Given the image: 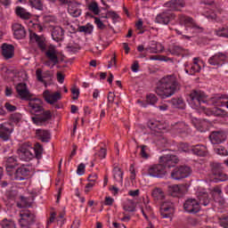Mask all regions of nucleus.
Here are the masks:
<instances>
[{"label":"nucleus","instance_id":"obj_1","mask_svg":"<svg viewBox=\"0 0 228 228\" xmlns=\"http://www.w3.org/2000/svg\"><path fill=\"white\" fill-rule=\"evenodd\" d=\"M27 101H28L29 113L36 115V117H32V122H34L36 126H45V122H49V120L53 118L51 110H45L44 109L42 100L31 96L30 99Z\"/></svg>","mask_w":228,"mask_h":228},{"label":"nucleus","instance_id":"obj_2","mask_svg":"<svg viewBox=\"0 0 228 228\" xmlns=\"http://www.w3.org/2000/svg\"><path fill=\"white\" fill-rule=\"evenodd\" d=\"M179 90H181V83L177 79V77L168 75L159 80L155 92L161 99H168V97H172V95L177 94Z\"/></svg>","mask_w":228,"mask_h":228},{"label":"nucleus","instance_id":"obj_3","mask_svg":"<svg viewBox=\"0 0 228 228\" xmlns=\"http://www.w3.org/2000/svg\"><path fill=\"white\" fill-rule=\"evenodd\" d=\"M179 19L180 22L184 24V28H182L181 30L175 29V32L177 35H183L187 40H190V38L193 37V35H196V33H200V31H202V28L195 23L193 18L186 15H180Z\"/></svg>","mask_w":228,"mask_h":228},{"label":"nucleus","instance_id":"obj_4","mask_svg":"<svg viewBox=\"0 0 228 228\" xmlns=\"http://www.w3.org/2000/svg\"><path fill=\"white\" fill-rule=\"evenodd\" d=\"M208 177L210 183H224L228 180L227 174L224 173V165L218 161L208 163Z\"/></svg>","mask_w":228,"mask_h":228},{"label":"nucleus","instance_id":"obj_5","mask_svg":"<svg viewBox=\"0 0 228 228\" xmlns=\"http://www.w3.org/2000/svg\"><path fill=\"white\" fill-rule=\"evenodd\" d=\"M191 174V167L187 166H180L175 167L171 172V177L172 179H175V181H181V179H184L186 177H189V175Z\"/></svg>","mask_w":228,"mask_h":228},{"label":"nucleus","instance_id":"obj_6","mask_svg":"<svg viewBox=\"0 0 228 228\" xmlns=\"http://www.w3.org/2000/svg\"><path fill=\"white\" fill-rule=\"evenodd\" d=\"M172 20H175V14L170 11L160 12L155 18L157 24H164L165 26L170 24Z\"/></svg>","mask_w":228,"mask_h":228},{"label":"nucleus","instance_id":"obj_7","mask_svg":"<svg viewBox=\"0 0 228 228\" xmlns=\"http://www.w3.org/2000/svg\"><path fill=\"white\" fill-rule=\"evenodd\" d=\"M204 99H206V94L201 91L192 90L189 94L188 101L191 104H194L196 108L200 106L201 102H204Z\"/></svg>","mask_w":228,"mask_h":228},{"label":"nucleus","instance_id":"obj_8","mask_svg":"<svg viewBox=\"0 0 228 228\" xmlns=\"http://www.w3.org/2000/svg\"><path fill=\"white\" fill-rule=\"evenodd\" d=\"M183 209L187 213L195 215L200 211V203L195 199H187L183 203Z\"/></svg>","mask_w":228,"mask_h":228},{"label":"nucleus","instance_id":"obj_9","mask_svg":"<svg viewBox=\"0 0 228 228\" xmlns=\"http://www.w3.org/2000/svg\"><path fill=\"white\" fill-rule=\"evenodd\" d=\"M148 174L151 175V177H165V175H167V168L162 165V163L155 164L150 167L148 169Z\"/></svg>","mask_w":228,"mask_h":228},{"label":"nucleus","instance_id":"obj_10","mask_svg":"<svg viewBox=\"0 0 228 228\" xmlns=\"http://www.w3.org/2000/svg\"><path fill=\"white\" fill-rule=\"evenodd\" d=\"M159 163H162L165 168H174L179 163V158L174 154H167L159 158Z\"/></svg>","mask_w":228,"mask_h":228},{"label":"nucleus","instance_id":"obj_11","mask_svg":"<svg viewBox=\"0 0 228 228\" xmlns=\"http://www.w3.org/2000/svg\"><path fill=\"white\" fill-rule=\"evenodd\" d=\"M16 92L21 101H29V99L33 97V94L29 93V90L28 89V85H26V83L18 84L16 86Z\"/></svg>","mask_w":228,"mask_h":228},{"label":"nucleus","instance_id":"obj_12","mask_svg":"<svg viewBox=\"0 0 228 228\" xmlns=\"http://www.w3.org/2000/svg\"><path fill=\"white\" fill-rule=\"evenodd\" d=\"M174 213V203L171 201H165L160 206V215L162 218H172Z\"/></svg>","mask_w":228,"mask_h":228},{"label":"nucleus","instance_id":"obj_13","mask_svg":"<svg viewBox=\"0 0 228 228\" xmlns=\"http://www.w3.org/2000/svg\"><path fill=\"white\" fill-rule=\"evenodd\" d=\"M29 174H31L29 168L20 167L15 170L13 179L14 181H26V179H29Z\"/></svg>","mask_w":228,"mask_h":228},{"label":"nucleus","instance_id":"obj_14","mask_svg":"<svg viewBox=\"0 0 228 228\" xmlns=\"http://www.w3.org/2000/svg\"><path fill=\"white\" fill-rule=\"evenodd\" d=\"M2 56L4 60H12L15 56V46L4 43L1 46Z\"/></svg>","mask_w":228,"mask_h":228},{"label":"nucleus","instance_id":"obj_15","mask_svg":"<svg viewBox=\"0 0 228 228\" xmlns=\"http://www.w3.org/2000/svg\"><path fill=\"white\" fill-rule=\"evenodd\" d=\"M209 138L211 143L216 145L218 143H223V142H225V140H227V134H225L224 131H215L211 133Z\"/></svg>","mask_w":228,"mask_h":228},{"label":"nucleus","instance_id":"obj_16","mask_svg":"<svg viewBox=\"0 0 228 228\" xmlns=\"http://www.w3.org/2000/svg\"><path fill=\"white\" fill-rule=\"evenodd\" d=\"M43 97L48 104H54L55 102H58V101L61 100V94L56 92L51 94L49 90H46L43 93Z\"/></svg>","mask_w":228,"mask_h":228},{"label":"nucleus","instance_id":"obj_17","mask_svg":"<svg viewBox=\"0 0 228 228\" xmlns=\"http://www.w3.org/2000/svg\"><path fill=\"white\" fill-rule=\"evenodd\" d=\"M186 191V186L181 185H173L168 187V194L171 197H183Z\"/></svg>","mask_w":228,"mask_h":228},{"label":"nucleus","instance_id":"obj_18","mask_svg":"<svg viewBox=\"0 0 228 228\" xmlns=\"http://www.w3.org/2000/svg\"><path fill=\"white\" fill-rule=\"evenodd\" d=\"M12 31L17 40H22V38H26V35H27L26 28L21 24L14 23L12 25Z\"/></svg>","mask_w":228,"mask_h":228},{"label":"nucleus","instance_id":"obj_19","mask_svg":"<svg viewBox=\"0 0 228 228\" xmlns=\"http://www.w3.org/2000/svg\"><path fill=\"white\" fill-rule=\"evenodd\" d=\"M29 38L30 42H36V44H37V47H39L43 53L45 51V49H47L45 42L44 41V37L38 36L37 33L30 30Z\"/></svg>","mask_w":228,"mask_h":228},{"label":"nucleus","instance_id":"obj_20","mask_svg":"<svg viewBox=\"0 0 228 228\" xmlns=\"http://www.w3.org/2000/svg\"><path fill=\"white\" fill-rule=\"evenodd\" d=\"M36 138L43 143H49L51 141V132H49V130L37 129Z\"/></svg>","mask_w":228,"mask_h":228},{"label":"nucleus","instance_id":"obj_21","mask_svg":"<svg viewBox=\"0 0 228 228\" xmlns=\"http://www.w3.org/2000/svg\"><path fill=\"white\" fill-rule=\"evenodd\" d=\"M12 129L10 128V125L3 123L0 125V138L3 142H8L10 136L12 135Z\"/></svg>","mask_w":228,"mask_h":228},{"label":"nucleus","instance_id":"obj_22","mask_svg":"<svg viewBox=\"0 0 228 228\" xmlns=\"http://www.w3.org/2000/svg\"><path fill=\"white\" fill-rule=\"evenodd\" d=\"M185 3L183 0H170L165 4L166 8H169L172 12H179L181 8H184Z\"/></svg>","mask_w":228,"mask_h":228},{"label":"nucleus","instance_id":"obj_23","mask_svg":"<svg viewBox=\"0 0 228 228\" xmlns=\"http://www.w3.org/2000/svg\"><path fill=\"white\" fill-rule=\"evenodd\" d=\"M18 154L20 158V159H22L23 161H31V159H33V158H35V155L33 154V152H31V150L21 146L19 150H18Z\"/></svg>","mask_w":228,"mask_h":228},{"label":"nucleus","instance_id":"obj_24","mask_svg":"<svg viewBox=\"0 0 228 228\" xmlns=\"http://www.w3.org/2000/svg\"><path fill=\"white\" fill-rule=\"evenodd\" d=\"M227 55L224 53H217L208 59L209 65L218 66L222 65V61H225Z\"/></svg>","mask_w":228,"mask_h":228},{"label":"nucleus","instance_id":"obj_25","mask_svg":"<svg viewBox=\"0 0 228 228\" xmlns=\"http://www.w3.org/2000/svg\"><path fill=\"white\" fill-rule=\"evenodd\" d=\"M36 76H37V81H39L40 83H43L45 85V86H47V81H45V79H52L53 73H51V71H49V70L42 73V69H37L36 70Z\"/></svg>","mask_w":228,"mask_h":228},{"label":"nucleus","instance_id":"obj_26","mask_svg":"<svg viewBox=\"0 0 228 228\" xmlns=\"http://www.w3.org/2000/svg\"><path fill=\"white\" fill-rule=\"evenodd\" d=\"M20 222L24 227H28V225H33V223L35 222V215L27 212L20 214Z\"/></svg>","mask_w":228,"mask_h":228},{"label":"nucleus","instance_id":"obj_27","mask_svg":"<svg viewBox=\"0 0 228 228\" xmlns=\"http://www.w3.org/2000/svg\"><path fill=\"white\" fill-rule=\"evenodd\" d=\"M18 166L19 162L17 161V159H15L14 157H9L5 164L7 174H9V175H12V173L13 172V170H15V167Z\"/></svg>","mask_w":228,"mask_h":228},{"label":"nucleus","instance_id":"obj_28","mask_svg":"<svg viewBox=\"0 0 228 228\" xmlns=\"http://www.w3.org/2000/svg\"><path fill=\"white\" fill-rule=\"evenodd\" d=\"M45 56L50 61L53 62V65H56L59 61L56 48H54L53 45L49 46L48 50L45 52Z\"/></svg>","mask_w":228,"mask_h":228},{"label":"nucleus","instance_id":"obj_29","mask_svg":"<svg viewBox=\"0 0 228 228\" xmlns=\"http://www.w3.org/2000/svg\"><path fill=\"white\" fill-rule=\"evenodd\" d=\"M191 151L192 154H195V156H200L201 158L208 156V148L205 145L198 144L191 148Z\"/></svg>","mask_w":228,"mask_h":228},{"label":"nucleus","instance_id":"obj_30","mask_svg":"<svg viewBox=\"0 0 228 228\" xmlns=\"http://www.w3.org/2000/svg\"><path fill=\"white\" fill-rule=\"evenodd\" d=\"M63 35H65V30L61 27H54L53 28L52 37L55 42H61L63 40Z\"/></svg>","mask_w":228,"mask_h":228},{"label":"nucleus","instance_id":"obj_31","mask_svg":"<svg viewBox=\"0 0 228 228\" xmlns=\"http://www.w3.org/2000/svg\"><path fill=\"white\" fill-rule=\"evenodd\" d=\"M198 202L200 206H209L211 204V198L208 192H199L198 194Z\"/></svg>","mask_w":228,"mask_h":228},{"label":"nucleus","instance_id":"obj_32","mask_svg":"<svg viewBox=\"0 0 228 228\" xmlns=\"http://www.w3.org/2000/svg\"><path fill=\"white\" fill-rule=\"evenodd\" d=\"M151 197L156 201L163 200L165 199V192L161 188H155L151 191Z\"/></svg>","mask_w":228,"mask_h":228},{"label":"nucleus","instance_id":"obj_33","mask_svg":"<svg viewBox=\"0 0 228 228\" xmlns=\"http://www.w3.org/2000/svg\"><path fill=\"white\" fill-rule=\"evenodd\" d=\"M137 149H141L140 156H141V158H142V159H149V158H151V155L149 154V152L151 151L149 149V146H147L145 144H142V145H138Z\"/></svg>","mask_w":228,"mask_h":228},{"label":"nucleus","instance_id":"obj_34","mask_svg":"<svg viewBox=\"0 0 228 228\" xmlns=\"http://www.w3.org/2000/svg\"><path fill=\"white\" fill-rule=\"evenodd\" d=\"M145 51L147 53L158 54V53L163 52V45L159 43H156L155 45H153V46L145 48Z\"/></svg>","mask_w":228,"mask_h":228},{"label":"nucleus","instance_id":"obj_35","mask_svg":"<svg viewBox=\"0 0 228 228\" xmlns=\"http://www.w3.org/2000/svg\"><path fill=\"white\" fill-rule=\"evenodd\" d=\"M216 37H222L223 38H228V26L219 27L214 30Z\"/></svg>","mask_w":228,"mask_h":228},{"label":"nucleus","instance_id":"obj_36","mask_svg":"<svg viewBox=\"0 0 228 228\" xmlns=\"http://www.w3.org/2000/svg\"><path fill=\"white\" fill-rule=\"evenodd\" d=\"M170 103L172 104L173 107L178 108V110H184L185 104H184V100L183 98H173L170 101Z\"/></svg>","mask_w":228,"mask_h":228},{"label":"nucleus","instance_id":"obj_37","mask_svg":"<svg viewBox=\"0 0 228 228\" xmlns=\"http://www.w3.org/2000/svg\"><path fill=\"white\" fill-rule=\"evenodd\" d=\"M114 179L117 183H122L124 181V172L118 167L113 168Z\"/></svg>","mask_w":228,"mask_h":228},{"label":"nucleus","instance_id":"obj_38","mask_svg":"<svg viewBox=\"0 0 228 228\" xmlns=\"http://www.w3.org/2000/svg\"><path fill=\"white\" fill-rule=\"evenodd\" d=\"M16 15H18V17H20V19H24L25 20H28V19L31 17V13L27 12L26 9L20 6L16 7Z\"/></svg>","mask_w":228,"mask_h":228},{"label":"nucleus","instance_id":"obj_39","mask_svg":"<svg viewBox=\"0 0 228 228\" xmlns=\"http://www.w3.org/2000/svg\"><path fill=\"white\" fill-rule=\"evenodd\" d=\"M77 31L79 33H85V35H92L94 32V26L90 23H87L86 26H79Z\"/></svg>","mask_w":228,"mask_h":228},{"label":"nucleus","instance_id":"obj_40","mask_svg":"<svg viewBox=\"0 0 228 228\" xmlns=\"http://www.w3.org/2000/svg\"><path fill=\"white\" fill-rule=\"evenodd\" d=\"M34 152L37 159H42V154L44 152V146L40 142H37L34 146Z\"/></svg>","mask_w":228,"mask_h":228},{"label":"nucleus","instance_id":"obj_41","mask_svg":"<svg viewBox=\"0 0 228 228\" xmlns=\"http://www.w3.org/2000/svg\"><path fill=\"white\" fill-rule=\"evenodd\" d=\"M28 4L31 8H35L40 12L44 10V4L42 3V0H28Z\"/></svg>","mask_w":228,"mask_h":228},{"label":"nucleus","instance_id":"obj_42","mask_svg":"<svg viewBox=\"0 0 228 228\" xmlns=\"http://www.w3.org/2000/svg\"><path fill=\"white\" fill-rule=\"evenodd\" d=\"M0 225L2 228H16L15 222L12 219L4 218L1 221Z\"/></svg>","mask_w":228,"mask_h":228},{"label":"nucleus","instance_id":"obj_43","mask_svg":"<svg viewBox=\"0 0 228 228\" xmlns=\"http://www.w3.org/2000/svg\"><path fill=\"white\" fill-rule=\"evenodd\" d=\"M88 10L90 12H93V13H94V15H99V13H101V9H99V4L96 2H92L88 5Z\"/></svg>","mask_w":228,"mask_h":228},{"label":"nucleus","instance_id":"obj_44","mask_svg":"<svg viewBox=\"0 0 228 228\" xmlns=\"http://www.w3.org/2000/svg\"><path fill=\"white\" fill-rule=\"evenodd\" d=\"M168 51L174 56H180V54H183L184 50L181 46L175 45L172 48H169Z\"/></svg>","mask_w":228,"mask_h":228},{"label":"nucleus","instance_id":"obj_45","mask_svg":"<svg viewBox=\"0 0 228 228\" xmlns=\"http://www.w3.org/2000/svg\"><path fill=\"white\" fill-rule=\"evenodd\" d=\"M218 224L221 227L228 228V216L223 215L218 216Z\"/></svg>","mask_w":228,"mask_h":228},{"label":"nucleus","instance_id":"obj_46","mask_svg":"<svg viewBox=\"0 0 228 228\" xmlns=\"http://www.w3.org/2000/svg\"><path fill=\"white\" fill-rule=\"evenodd\" d=\"M68 11H69V13H70V15H72V17H79V15H81V10L77 9V7L72 8L69 5Z\"/></svg>","mask_w":228,"mask_h":228},{"label":"nucleus","instance_id":"obj_47","mask_svg":"<svg viewBox=\"0 0 228 228\" xmlns=\"http://www.w3.org/2000/svg\"><path fill=\"white\" fill-rule=\"evenodd\" d=\"M146 101L148 102V104H152L154 105L156 102H158V96H156V94H149L146 97Z\"/></svg>","mask_w":228,"mask_h":228},{"label":"nucleus","instance_id":"obj_48","mask_svg":"<svg viewBox=\"0 0 228 228\" xmlns=\"http://www.w3.org/2000/svg\"><path fill=\"white\" fill-rule=\"evenodd\" d=\"M150 60H154L158 61H168L169 59L164 55H152L151 57H150Z\"/></svg>","mask_w":228,"mask_h":228},{"label":"nucleus","instance_id":"obj_49","mask_svg":"<svg viewBox=\"0 0 228 228\" xmlns=\"http://www.w3.org/2000/svg\"><path fill=\"white\" fill-rule=\"evenodd\" d=\"M94 23L96 24L98 29H106V25H104V23L98 17H94Z\"/></svg>","mask_w":228,"mask_h":228},{"label":"nucleus","instance_id":"obj_50","mask_svg":"<svg viewBox=\"0 0 228 228\" xmlns=\"http://www.w3.org/2000/svg\"><path fill=\"white\" fill-rule=\"evenodd\" d=\"M215 151L220 156H227V154H228L227 150H225V148H224L222 146H220L219 148H216Z\"/></svg>","mask_w":228,"mask_h":228},{"label":"nucleus","instance_id":"obj_51","mask_svg":"<svg viewBox=\"0 0 228 228\" xmlns=\"http://www.w3.org/2000/svg\"><path fill=\"white\" fill-rule=\"evenodd\" d=\"M105 19H113L115 20V19H118V14L113 11H109L105 15Z\"/></svg>","mask_w":228,"mask_h":228},{"label":"nucleus","instance_id":"obj_52","mask_svg":"<svg viewBox=\"0 0 228 228\" xmlns=\"http://www.w3.org/2000/svg\"><path fill=\"white\" fill-rule=\"evenodd\" d=\"M225 110H222V109H218V108H216V109H215L214 110H213V114L216 116V117H224V115H225Z\"/></svg>","mask_w":228,"mask_h":228},{"label":"nucleus","instance_id":"obj_53","mask_svg":"<svg viewBox=\"0 0 228 228\" xmlns=\"http://www.w3.org/2000/svg\"><path fill=\"white\" fill-rule=\"evenodd\" d=\"M85 168L86 166L84 163L79 164L77 169V175H85Z\"/></svg>","mask_w":228,"mask_h":228},{"label":"nucleus","instance_id":"obj_54","mask_svg":"<svg viewBox=\"0 0 228 228\" xmlns=\"http://www.w3.org/2000/svg\"><path fill=\"white\" fill-rule=\"evenodd\" d=\"M5 110L10 112L17 111V107L14 105H12L10 102H5L4 104Z\"/></svg>","mask_w":228,"mask_h":228},{"label":"nucleus","instance_id":"obj_55","mask_svg":"<svg viewBox=\"0 0 228 228\" xmlns=\"http://www.w3.org/2000/svg\"><path fill=\"white\" fill-rule=\"evenodd\" d=\"M67 49L69 53H77L81 48L79 47V45H68Z\"/></svg>","mask_w":228,"mask_h":228},{"label":"nucleus","instance_id":"obj_56","mask_svg":"<svg viewBox=\"0 0 228 228\" xmlns=\"http://www.w3.org/2000/svg\"><path fill=\"white\" fill-rule=\"evenodd\" d=\"M71 94H73V101H77V99H79V89L73 87L71 88Z\"/></svg>","mask_w":228,"mask_h":228},{"label":"nucleus","instance_id":"obj_57","mask_svg":"<svg viewBox=\"0 0 228 228\" xmlns=\"http://www.w3.org/2000/svg\"><path fill=\"white\" fill-rule=\"evenodd\" d=\"M11 120H12V122H16V123L20 122V113L12 114Z\"/></svg>","mask_w":228,"mask_h":228},{"label":"nucleus","instance_id":"obj_58","mask_svg":"<svg viewBox=\"0 0 228 228\" xmlns=\"http://www.w3.org/2000/svg\"><path fill=\"white\" fill-rule=\"evenodd\" d=\"M123 209L128 213H134V211H136V208H134V206H124Z\"/></svg>","mask_w":228,"mask_h":228},{"label":"nucleus","instance_id":"obj_59","mask_svg":"<svg viewBox=\"0 0 228 228\" xmlns=\"http://www.w3.org/2000/svg\"><path fill=\"white\" fill-rule=\"evenodd\" d=\"M148 127H150V129H157L158 122H156L154 120L148 121Z\"/></svg>","mask_w":228,"mask_h":228},{"label":"nucleus","instance_id":"obj_60","mask_svg":"<svg viewBox=\"0 0 228 228\" xmlns=\"http://www.w3.org/2000/svg\"><path fill=\"white\" fill-rule=\"evenodd\" d=\"M98 156L101 159H104V158H106V149L101 148V150L98 152Z\"/></svg>","mask_w":228,"mask_h":228},{"label":"nucleus","instance_id":"obj_61","mask_svg":"<svg viewBox=\"0 0 228 228\" xmlns=\"http://www.w3.org/2000/svg\"><path fill=\"white\" fill-rule=\"evenodd\" d=\"M131 69L133 72H138V69H140V64L138 63V61H134Z\"/></svg>","mask_w":228,"mask_h":228},{"label":"nucleus","instance_id":"obj_62","mask_svg":"<svg viewBox=\"0 0 228 228\" xmlns=\"http://www.w3.org/2000/svg\"><path fill=\"white\" fill-rule=\"evenodd\" d=\"M57 80L62 84L63 81H65V75H63L61 72H57Z\"/></svg>","mask_w":228,"mask_h":228},{"label":"nucleus","instance_id":"obj_63","mask_svg":"<svg viewBox=\"0 0 228 228\" xmlns=\"http://www.w3.org/2000/svg\"><path fill=\"white\" fill-rule=\"evenodd\" d=\"M107 99H108V102H110L111 104H113V102L115 101V94H113L112 92H110Z\"/></svg>","mask_w":228,"mask_h":228},{"label":"nucleus","instance_id":"obj_64","mask_svg":"<svg viewBox=\"0 0 228 228\" xmlns=\"http://www.w3.org/2000/svg\"><path fill=\"white\" fill-rule=\"evenodd\" d=\"M191 70H193V72H200V65H199V62H194Z\"/></svg>","mask_w":228,"mask_h":228}]
</instances>
